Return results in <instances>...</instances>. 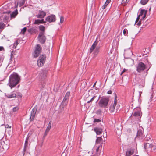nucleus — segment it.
<instances>
[{"mask_svg":"<svg viewBox=\"0 0 156 156\" xmlns=\"http://www.w3.org/2000/svg\"><path fill=\"white\" fill-rule=\"evenodd\" d=\"M20 77L16 73H14L9 77V83L8 85L12 89L15 87L19 82Z\"/></svg>","mask_w":156,"mask_h":156,"instance_id":"obj_1","label":"nucleus"},{"mask_svg":"<svg viewBox=\"0 0 156 156\" xmlns=\"http://www.w3.org/2000/svg\"><path fill=\"white\" fill-rule=\"evenodd\" d=\"M117 101L116 97L115 96L114 103L112 104L110 107L109 111L111 113H113L115 112H117L119 111L120 106L119 105H117Z\"/></svg>","mask_w":156,"mask_h":156,"instance_id":"obj_2","label":"nucleus"},{"mask_svg":"<svg viewBox=\"0 0 156 156\" xmlns=\"http://www.w3.org/2000/svg\"><path fill=\"white\" fill-rule=\"evenodd\" d=\"M102 147L101 144H95L92 148V154L95 156H99L101 154V150Z\"/></svg>","mask_w":156,"mask_h":156,"instance_id":"obj_3","label":"nucleus"},{"mask_svg":"<svg viewBox=\"0 0 156 156\" xmlns=\"http://www.w3.org/2000/svg\"><path fill=\"white\" fill-rule=\"evenodd\" d=\"M142 113L141 108L140 107H137L134 109L132 117L133 119H139L141 116Z\"/></svg>","mask_w":156,"mask_h":156,"instance_id":"obj_4","label":"nucleus"},{"mask_svg":"<svg viewBox=\"0 0 156 156\" xmlns=\"http://www.w3.org/2000/svg\"><path fill=\"white\" fill-rule=\"evenodd\" d=\"M109 101V100L108 98H101L99 102V106L101 108H106L108 105Z\"/></svg>","mask_w":156,"mask_h":156,"instance_id":"obj_5","label":"nucleus"},{"mask_svg":"<svg viewBox=\"0 0 156 156\" xmlns=\"http://www.w3.org/2000/svg\"><path fill=\"white\" fill-rule=\"evenodd\" d=\"M47 71L45 69L41 70L39 73V77L41 84L44 83V80L47 77Z\"/></svg>","mask_w":156,"mask_h":156,"instance_id":"obj_6","label":"nucleus"},{"mask_svg":"<svg viewBox=\"0 0 156 156\" xmlns=\"http://www.w3.org/2000/svg\"><path fill=\"white\" fill-rule=\"evenodd\" d=\"M46 60V56L45 55H40L37 61V65L39 67L43 66Z\"/></svg>","mask_w":156,"mask_h":156,"instance_id":"obj_7","label":"nucleus"},{"mask_svg":"<svg viewBox=\"0 0 156 156\" xmlns=\"http://www.w3.org/2000/svg\"><path fill=\"white\" fill-rule=\"evenodd\" d=\"M146 66L142 62H139L136 67V70L139 73L142 72L146 68Z\"/></svg>","mask_w":156,"mask_h":156,"instance_id":"obj_8","label":"nucleus"},{"mask_svg":"<svg viewBox=\"0 0 156 156\" xmlns=\"http://www.w3.org/2000/svg\"><path fill=\"white\" fill-rule=\"evenodd\" d=\"M41 47L39 44H37L36 46L35 51L33 54L34 57H37L39 56L41 51Z\"/></svg>","mask_w":156,"mask_h":156,"instance_id":"obj_9","label":"nucleus"},{"mask_svg":"<svg viewBox=\"0 0 156 156\" xmlns=\"http://www.w3.org/2000/svg\"><path fill=\"white\" fill-rule=\"evenodd\" d=\"M40 42L42 44H44L46 40L45 37L44 35L43 32H41L38 37Z\"/></svg>","mask_w":156,"mask_h":156,"instance_id":"obj_10","label":"nucleus"},{"mask_svg":"<svg viewBox=\"0 0 156 156\" xmlns=\"http://www.w3.org/2000/svg\"><path fill=\"white\" fill-rule=\"evenodd\" d=\"M45 20L47 22L49 23L54 22L56 20L55 16V15H51L47 17Z\"/></svg>","mask_w":156,"mask_h":156,"instance_id":"obj_11","label":"nucleus"},{"mask_svg":"<svg viewBox=\"0 0 156 156\" xmlns=\"http://www.w3.org/2000/svg\"><path fill=\"white\" fill-rule=\"evenodd\" d=\"M46 15V13L44 11L39 10L37 14L36 15V16L37 18L42 19Z\"/></svg>","mask_w":156,"mask_h":156,"instance_id":"obj_12","label":"nucleus"},{"mask_svg":"<svg viewBox=\"0 0 156 156\" xmlns=\"http://www.w3.org/2000/svg\"><path fill=\"white\" fill-rule=\"evenodd\" d=\"M37 109L35 108H34L31 112L30 116V121H33L35 117V115Z\"/></svg>","mask_w":156,"mask_h":156,"instance_id":"obj_13","label":"nucleus"},{"mask_svg":"<svg viewBox=\"0 0 156 156\" xmlns=\"http://www.w3.org/2000/svg\"><path fill=\"white\" fill-rule=\"evenodd\" d=\"M4 13H7L8 14H10V16L11 18H14L18 14L17 10H16L13 12L11 13V11H7L6 12H4Z\"/></svg>","mask_w":156,"mask_h":156,"instance_id":"obj_14","label":"nucleus"},{"mask_svg":"<svg viewBox=\"0 0 156 156\" xmlns=\"http://www.w3.org/2000/svg\"><path fill=\"white\" fill-rule=\"evenodd\" d=\"M147 14V11L144 10H141L139 14V16H141V19L143 20L146 17Z\"/></svg>","mask_w":156,"mask_h":156,"instance_id":"obj_15","label":"nucleus"},{"mask_svg":"<svg viewBox=\"0 0 156 156\" xmlns=\"http://www.w3.org/2000/svg\"><path fill=\"white\" fill-rule=\"evenodd\" d=\"M98 43V41H97L96 40L95 41L92 45L91 46L90 50V53H91L94 50V49L95 48L96 45H97V44Z\"/></svg>","mask_w":156,"mask_h":156,"instance_id":"obj_16","label":"nucleus"},{"mask_svg":"<svg viewBox=\"0 0 156 156\" xmlns=\"http://www.w3.org/2000/svg\"><path fill=\"white\" fill-rule=\"evenodd\" d=\"M94 130L96 133L97 135H100L102 132V129L101 128H94Z\"/></svg>","mask_w":156,"mask_h":156,"instance_id":"obj_17","label":"nucleus"},{"mask_svg":"<svg viewBox=\"0 0 156 156\" xmlns=\"http://www.w3.org/2000/svg\"><path fill=\"white\" fill-rule=\"evenodd\" d=\"M134 153V150L133 149L128 150L126 152V156H130L132 155Z\"/></svg>","mask_w":156,"mask_h":156,"instance_id":"obj_18","label":"nucleus"},{"mask_svg":"<svg viewBox=\"0 0 156 156\" xmlns=\"http://www.w3.org/2000/svg\"><path fill=\"white\" fill-rule=\"evenodd\" d=\"M6 96L8 98H11L16 97V95L15 93L13 92L11 94H7L6 95Z\"/></svg>","mask_w":156,"mask_h":156,"instance_id":"obj_19","label":"nucleus"},{"mask_svg":"<svg viewBox=\"0 0 156 156\" xmlns=\"http://www.w3.org/2000/svg\"><path fill=\"white\" fill-rule=\"evenodd\" d=\"M102 139L101 137H98V138L96 140V143L95 144L99 145L101 144V145H102V143L101 141Z\"/></svg>","mask_w":156,"mask_h":156,"instance_id":"obj_20","label":"nucleus"},{"mask_svg":"<svg viewBox=\"0 0 156 156\" xmlns=\"http://www.w3.org/2000/svg\"><path fill=\"white\" fill-rule=\"evenodd\" d=\"M68 102V99L64 98L62 103L61 105L64 106H66L67 105Z\"/></svg>","mask_w":156,"mask_h":156,"instance_id":"obj_21","label":"nucleus"},{"mask_svg":"<svg viewBox=\"0 0 156 156\" xmlns=\"http://www.w3.org/2000/svg\"><path fill=\"white\" fill-rule=\"evenodd\" d=\"M45 22L44 21V20L43 19L41 20H35L34 23V24H39Z\"/></svg>","mask_w":156,"mask_h":156,"instance_id":"obj_22","label":"nucleus"},{"mask_svg":"<svg viewBox=\"0 0 156 156\" xmlns=\"http://www.w3.org/2000/svg\"><path fill=\"white\" fill-rule=\"evenodd\" d=\"M29 137L27 136L25 143V145L23 149V151L25 152L26 151V148L27 146V144L28 141Z\"/></svg>","mask_w":156,"mask_h":156,"instance_id":"obj_23","label":"nucleus"},{"mask_svg":"<svg viewBox=\"0 0 156 156\" xmlns=\"http://www.w3.org/2000/svg\"><path fill=\"white\" fill-rule=\"evenodd\" d=\"M149 147L152 151H155L156 149V143L149 144Z\"/></svg>","mask_w":156,"mask_h":156,"instance_id":"obj_24","label":"nucleus"},{"mask_svg":"<svg viewBox=\"0 0 156 156\" xmlns=\"http://www.w3.org/2000/svg\"><path fill=\"white\" fill-rule=\"evenodd\" d=\"M111 0H107L104 5L102 6V9H104L106 7L108 4L110 2Z\"/></svg>","mask_w":156,"mask_h":156,"instance_id":"obj_25","label":"nucleus"},{"mask_svg":"<svg viewBox=\"0 0 156 156\" xmlns=\"http://www.w3.org/2000/svg\"><path fill=\"white\" fill-rule=\"evenodd\" d=\"M99 52V50L98 48H97L94 53V56L96 57L97 56V55Z\"/></svg>","mask_w":156,"mask_h":156,"instance_id":"obj_26","label":"nucleus"},{"mask_svg":"<svg viewBox=\"0 0 156 156\" xmlns=\"http://www.w3.org/2000/svg\"><path fill=\"white\" fill-rule=\"evenodd\" d=\"M5 25L2 22H0V30H3L5 28Z\"/></svg>","mask_w":156,"mask_h":156,"instance_id":"obj_27","label":"nucleus"},{"mask_svg":"<svg viewBox=\"0 0 156 156\" xmlns=\"http://www.w3.org/2000/svg\"><path fill=\"white\" fill-rule=\"evenodd\" d=\"M39 28L40 30L42 31V32H43L44 33L45 30V27L42 25H41L39 26Z\"/></svg>","mask_w":156,"mask_h":156,"instance_id":"obj_28","label":"nucleus"},{"mask_svg":"<svg viewBox=\"0 0 156 156\" xmlns=\"http://www.w3.org/2000/svg\"><path fill=\"white\" fill-rule=\"evenodd\" d=\"M149 0H141L140 2L143 5H145L147 4Z\"/></svg>","mask_w":156,"mask_h":156,"instance_id":"obj_29","label":"nucleus"},{"mask_svg":"<svg viewBox=\"0 0 156 156\" xmlns=\"http://www.w3.org/2000/svg\"><path fill=\"white\" fill-rule=\"evenodd\" d=\"M70 92H67L66 93L64 98L68 99L70 95Z\"/></svg>","mask_w":156,"mask_h":156,"instance_id":"obj_30","label":"nucleus"},{"mask_svg":"<svg viewBox=\"0 0 156 156\" xmlns=\"http://www.w3.org/2000/svg\"><path fill=\"white\" fill-rule=\"evenodd\" d=\"M19 43L18 42V41H16L14 43L13 45V48H16V46Z\"/></svg>","mask_w":156,"mask_h":156,"instance_id":"obj_31","label":"nucleus"},{"mask_svg":"<svg viewBox=\"0 0 156 156\" xmlns=\"http://www.w3.org/2000/svg\"><path fill=\"white\" fill-rule=\"evenodd\" d=\"M25 2V0H22L20 2V6H22L24 5Z\"/></svg>","mask_w":156,"mask_h":156,"instance_id":"obj_32","label":"nucleus"},{"mask_svg":"<svg viewBox=\"0 0 156 156\" xmlns=\"http://www.w3.org/2000/svg\"><path fill=\"white\" fill-rule=\"evenodd\" d=\"M96 97V96H94L90 100H89L87 101V103H89L90 102H92L94 100V99Z\"/></svg>","mask_w":156,"mask_h":156,"instance_id":"obj_33","label":"nucleus"},{"mask_svg":"<svg viewBox=\"0 0 156 156\" xmlns=\"http://www.w3.org/2000/svg\"><path fill=\"white\" fill-rule=\"evenodd\" d=\"M64 21V18L62 16H61L60 17V23H62Z\"/></svg>","mask_w":156,"mask_h":156,"instance_id":"obj_34","label":"nucleus"},{"mask_svg":"<svg viewBox=\"0 0 156 156\" xmlns=\"http://www.w3.org/2000/svg\"><path fill=\"white\" fill-rule=\"evenodd\" d=\"M19 109V108L17 107H15L13 108L12 110L13 112H16Z\"/></svg>","mask_w":156,"mask_h":156,"instance_id":"obj_35","label":"nucleus"},{"mask_svg":"<svg viewBox=\"0 0 156 156\" xmlns=\"http://www.w3.org/2000/svg\"><path fill=\"white\" fill-rule=\"evenodd\" d=\"M26 30V28L24 27L21 30V33L22 34H24Z\"/></svg>","mask_w":156,"mask_h":156,"instance_id":"obj_36","label":"nucleus"},{"mask_svg":"<svg viewBox=\"0 0 156 156\" xmlns=\"http://www.w3.org/2000/svg\"><path fill=\"white\" fill-rule=\"evenodd\" d=\"M142 132L141 130H138L137 131V135L140 136L142 134Z\"/></svg>","mask_w":156,"mask_h":156,"instance_id":"obj_37","label":"nucleus"},{"mask_svg":"<svg viewBox=\"0 0 156 156\" xmlns=\"http://www.w3.org/2000/svg\"><path fill=\"white\" fill-rule=\"evenodd\" d=\"M51 128V126H48L45 131H46L47 132H48L50 130Z\"/></svg>","mask_w":156,"mask_h":156,"instance_id":"obj_38","label":"nucleus"},{"mask_svg":"<svg viewBox=\"0 0 156 156\" xmlns=\"http://www.w3.org/2000/svg\"><path fill=\"white\" fill-rule=\"evenodd\" d=\"M101 121L99 119H94V122H99Z\"/></svg>","mask_w":156,"mask_h":156,"instance_id":"obj_39","label":"nucleus"},{"mask_svg":"<svg viewBox=\"0 0 156 156\" xmlns=\"http://www.w3.org/2000/svg\"><path fill=\"white\" fill-rule=\"evenodd\" d=\"M126 32L127 33L128 32L127 30L126 29H125L123 31V33L124 35H125V36L126 35Z\"/></svg>","mask_w":156,"mask_h":156,"instance_id":"obj_40","label":"nucleus"},{"mask_svg":"<svg viewBox=\"0 0 156 156\" xmlns=\"http://www.w3.org/2000/svg\"><path fill=\"white\" fill-rule=\"evenodd\" d=\"M15 51H14L13 50L11 51V58H12L13 57V55L14 54Z\"/></svg>","mask_w":156,"mask_h":156,"instance_id":"obj_41","label":"nucleus"},{"mask_svg":"<svg viewBox=\"0 0 156 156\" xmlns=\"http://www.w3.org/2000/svg\"><path fill=\"white\" fill-rule=\"evenodd\" d=\"M129 0H122V3L126 4L128 2Z\"/></svg>","mask_w":156,"mask_h":156,"instance_id":"obj_42","label":"nucleus"},{"mask_svg":"<svg viewBox=\"0 0 156 156\" xmlns=\"http://www.w3.org/2000/svg\"><path fill=\"white\" fill-rule=\"evenodd\" d=\"M5 128H11V126H9L8 125H6L5 126Z\"/></svg>","mask_w":156,"mask_h":156,"instance_id":"obj_43","label":"nucleus"},{"mask_svg":"<svg viewBox=\"0 0 156 156\" xmlns=\"http://www.w3.org/2000/svg\"><path fill=\"white\" fill-rule=\"evenodd\" d=\"M127 70L124 69L123 70V71L121 72V75H122L125 72H126V71H127Z\"/></svg>","mask_w":156,"mask_h":156,"instance_id":"obj_44","label":"nucleus"},{"mask_svg":"<svg viewBox=\"0 0 156 156\" xmlns=\"http://www.w3.org/2000/svg\"><path fill=\"white\" fill-rule=\"evenodd\" d=\"M101 112V110H98L97 111V113L98 114H100Z\"/></svg>","mask_w":156,"mask_h":156,"instance_id":"obj_45","label":"nucleus"},{"mask_svg":"<svg viewBox=\"0 0 156 156\" xmlns=\"http://www.w3.org/2000/svg\"><path fill=\"white\" fill-rule=\"evenodd\" d=\"M48 133V132H47L46 131H45V133L44 135V136H46Z\"/></svg>","mask_w":156,"mask_h":156,"instance_id":"obj_46","label":"nucleus"},{"mask_svg":"<svg viewBox=\"0 0 156 156\" xmlns=\"http://www.w3.org/2000/svg\"><path fill=\"white\" fill-rule=\"evenodd\" d=\"M51 122H52L51 121H50L49 122V124H48V126H51Z\"/></svg>","mask_w":156,"mask_h":156,"instance_id":"obj_47","label":"nucleus"},{"mask_svg":"<svg viewBox=\"0 0 156 156\" xmlns=\"http://www.w3.org/2000/svg\"><path fill=\"white\" fill-rule=\"evenodd\" d=\"M112 92L111 90H109L107 92V93L109 94H110L112 93Z\"/></svg>","mask_w":156,"mask_h":156,"instance_id":"obj_48","label":"nucleus"},{"mask_svg":"<svg viewBox=\"0 0 156 156\" xmlns=\"http://www.w3.org/2000/svg\"><path fill=\"white\" fill-rule=\"evenodd\" d=\"M22 96V95L21 94H20V95H18V96H17V97L19 98H20Z\"/></svg>","mask_w":156,"mask_h":156,"instance_id":"obj_49","label":"nucleus"},{"mask_svg":"<svg viewBox=\"0 0 156 156\" xmlns=\"http://www.w3.org/2000/svg\"><path fill=\"white\" fill-rule=\"evenodd\" d=\"M3 49V47H0V51L2 50Z\"/></svg>","mask_w":156,"mask_h":156,"instance_id":"obj_50","label":"nucleus"},{"mask_svg":"<svg viewBox=\"0 0 156 156\" xmlns=\"http://www.w3.org/2000/svg\"><path fill=\"white\" fill-rule=\"evenodd\" d=\"M140 24H141V22H140V21L139 23L137 24V25H138V26H139L140 25Z\"/></svg>","mask_w":156,"mask_h":156,"instance_id":"obj_51","label":"nucleus"},{"mask_svg":"<svg viewBox=\"0 0 156 156\" xmlns=\"http://www.w3.org/2000/svg\"><path fill=\"white\" fill-rule=\"evenodd\" d=\"M140 16H139L137 17L136 19V20H138V21H139V19H140Z\"/></svg>","mask_w":156,"mask_h":156,"instance_id":"obj_52","label":"nucleus"},{"mask_svg":"<svg viewBox=\"0 0 156 156\" xmlns=\"http://www.w3.org/2000/svg\"><path fill=\"white\" fill-rule=\"evenodd\" d=\"M140 16H139L137 17L136 19V20H138V21H139V19H140Z\"/></svg>","mask_w":156,"mask_h":156,"instance_id":"obj_53","label":"nucleus"},{"mask_svg":"<svg viewBox=\"0 0 156 156\" xmlns=\"http://www.w3.org/2000/svg\"><path fill=\"white\" fill-rule=\"evenodd\" d=\"M96 82H96L94 84L93 86V87H94V86H95V85H96Z\"/></svg>","mask_w":156,"mask_h":156,"instance_id":"obj_54","label":"nucleus"},{"mask_svg":"<svg viewBox=\"0 0 156 156\" xmlns=\"http://www.w3.org/2000/svg\"><path fill=\"white\" fill-rule=\"evenodd\" d=\"M144 83H143L142 84V87H144Z\"/></svg>","mask_w":156,"mask_h":156,"instance_id":"obj_55","label":"nucleus"},{"mask_svg":"<svg viewBox=\"0 0 156 156\" xmlns=\"http://www.w3.org/2000/svg\"><path fill=\"white\" fill-rule=\"evenodd\" d=\"M138 22V21L136 20V22H135V23H136Z\"/></svg>","mask_w":156,"mask_h":156,"instance_id":"obj_56","label":"nucleus"},{"mask_svg":"<svg viewBox=\"0 0 156 156\" xmlns=\"http://www.w3.org/2000/svg\"><path fill=\"white\" fill-rule=\"evenodd\" d=\"M89 147H90V146H87V148H88H88H89Z\"/></svg>","mask_w":156,"mask_h":156,"instance_id":"obj_57","label":"nucleus"},{"mask_svg":"<svg viewBox=\"0 0 156 156\" xmlns=\"http://www.w3.org/2000/svg\"><path fill=\"white\" fill-rule=\"evenodd\" d=\"M91 156H95V155H91Z\"/></svg>","mask_w":156,"mask_h":156,"instance_id":"obj_58","label":"nucleus"},{"mask_svg":"<svg viewBox=\"0 0 156 156\" xmlns=\"http://www.w3.org/2000/svg\"><path fill=\"white\" fill-rule=\"evenodd\" d=\"M152 96H151V98H152Z\"/></svg>","mask_w":156,"mask_h":156,"instance_id":"obj_59","label":"nucleus"},{"mask_svg":"<svg viewBox=\"0 0 156 156\" xmlns=\"http://www.w3.org/2000/svg\"><path fill=\"white\" fill-rule=\"evenodd\" d=\"M148 140L147 139H146V140Z\"/></svg>","mask_w":156,"mask_h":156,"instance_id":"obj_60","label":"nucleus"}]
</instances>
